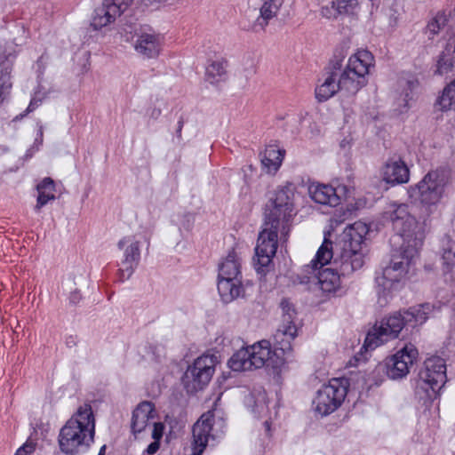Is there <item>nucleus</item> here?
<instances>
[{"label": "nucleus", "instance_id": "obj_47", "mask_svg": "<svg viewBox=\"0 0 455 455\" xmlns=\"http://www.w3.org/2000/svg\"><path fill=\"white\" fill-rule=\"evenodd\" d=\"M411 99V97H410V93L406 91V92L404 94V98L403 99V100L404 101L403 108H407L408 107V101Z\"/></svg>", "mask_w": 455, "mask_h": 455}, {"label": "nucleus", "instance_id": "obj_33", "mask_svg": "<svg viewBox=\"0 0 455 455\" xmlns=\"http://www.w3.org/2000/svg\"><path fill=\"white\" fill-rule=\"evenodd\" d=\"M280 307L283 310L282 324H294L293 320L296 316V311L293 305L287 299H283Z\"/></svg>", "mask_w": 455, "mask_h": 455}, {"label": "nucleus", "instance_id": "obj_12", "mask_svg": "<svg viewBox=\"0 0 455 455\" xmlns=\"http://www.w3.org/2000/svg\"><path fill=\"white\" fill-rule=\"evenodd\" d=\"M303 272L307 274L300 283H316L323 292L335 291L339 287L340 276H343L337 267L331 266L330 267H321L320 263H315L314 259L310 264L306 265Z\"/></svg>", "mask_w": 455, "mask_h": 455}, {"label": "nucleus", "instance_id": "obj_40", "mask_svg": "<svg viewBox=\"0 0 455 455\" xmlns=\"http://www.w3.org/2000/svg\"><path fill=\"white\" fill-rule=\"evenodd\" d=\"M164 426L161 422H156L153 424V430H152V438L154 440L160 441V439L163 436Z\"/></svg>", "mask_w": 455, "mask_h": 455}, {"label": "nucleus", "instance_id": "obj_31", "mask_svg": "<svg viewBox=\"0 0 455 455\" xmlns=\"http://www.w3.org/2000/svg\"><path fill=\"white\" fill-rule=\"evenodd\" d=\"M441 110H455V80L448 84L437 101Z\"/></svg>", "mask_w": 455, "mask_h": 455}, {"label": "nucleus", "instance_id": "obj_49", "mask_svg": "<svg viewBox=\"0 0 455 455\" xmlns=\"http://www.w3.org/2000/svg\"><path fill=\"white\" fill-rule=\"evenodd\" d=\"M264 427H265L266 432L268 433L270 431V423L267 420H266L264 422Z\"/></svg>", "mask_w": 455, "mask_h": 455}, {"label": "nucleus", "instance_id": "obj_25", "mask_svg": "<svg viewBox=\"0 0 455 455\" xmlns=\"http://www.w3.org/2000/svg\"><path fill=\"white\" fill-rule=\"evenodd\" d=\"M241 264L235 252H229L223 262L220 264L218 279H241Z\"/></svg>", "mask_w": 455, "mask_h": 455}, {"label": "nucleus", "instance_id": "obj_50", "mask_svg": "<svg viewBox=\"0 0 455 455\" xmlns=\"http://www.w3.org/2000/svg\"><path fill=\"white\" fill-rule=\"evenodd\" d=\"M106 449H107V446L104 444V445L100 449V451H99V454H98V455H105V453H106Z\"/></svg>", "mask_w": 455, "mask_h": 455}, {"label": "nucleus", "instance_id": "obj_5", "mask_svg": "<svg viewBox=\"0 0 455 455\" xmlns=\"http://www.w3.org/2000/svg\"><path fill=\"white\" fill-rule=\"evenodd\" d=\"M95 419L89 403L81 405L61 427L58 443L60 450L67 455L87 451L94 442Z\"/></svg>", "mask_w": 455, "mask_h": 455}, {"label": "nucleus", "instance_id": "obj_2", "mask_svg": "<svg viewBox=\"0 0 455 455\" xmlns=\"http://www.w3.org/2000/svg\"><path fill=\"white\" fill-rule=\"evenodd\" d=\"M294 186L278 188L265 207V228L259 233L255 248L254 267L259 274L268 272L277 250L278 233L287 236L293 216Z\"/></svg>", "mask_w": 455, "mask_h": 455}, {"label": "nucleus", "instance_id": "obj_3", "mask_svg": "<svg viewBox=\"0 0 455 455\" xmlns=\"http://www.w3.org/2000/svg\"><path fill=\"white\" fill-rule=\"evenodd\" d=\"M367 224L357 221L347 226L332 243L326 236L314 259L321 267L327 264L338 268L343 276H349L364 265V238L369 233Z\"/></svg>", "mask_w": 455, "mask_h": 455}, {"label": "nucleus", "instance_id": "obj_28", "mask_svg": "<svg viewBox=\"0 0 455 455\" xmlns=\"http://www.w3.org/2000/svg\"><path fill=\"white\" fill-rule=\"evenodd\" d=\"M228 366L234 371H251L254 369L250 349L242 348L235 352L228 360Z\"/></svg>", "mask_w": 455, "mask_h": 455}, {"label": "nucleus", "instance_id": "obj_26", "mask_svg": "<svg viewBox=\"0 0 455 455\" xmlns=\"http://www.w3.org/2000/svg\"><path fill=\"white\" fill-rule=\"evenodd\" d=\"M116 17H119V15L105 0H103L101 6L96 8L94 11L92 26L94 29H100L101 28L115 21Z\"/></svg>", "mask_w": 455, "mask_h": 455}, {"label": "nucleus", "instance_id": "obj_4", "mask_svg": "<svg viewBox=\"0 0 455 455\" xmlns=\"http://www.w3.org/2000/svg\"><path fill=\"white\" fill-rule=\"evenodd\" d=\"M429 303L411 307L406 310L395 312L383 318L367 333L363 347L366 349L375 347L398 337L403 328H414L423 324L432 312Z\"/></svg>", "mask_w": 455, "mask_h": 455}, {"label": "nucleus", "instance_id": "obj_13", "mask_svg": "<svg viewBox=\"0 0 455 455\" xmlns=\"http://www.w3.org/2000/svg\"><path fill=\"white\" fill-rule=\"evenodd\" d=\"M214 412L208 411L194 424L192 428V455H202L209 441L215 440L213 432Z\"/></svg>", "mask_w": 455, "mask_h": 455}, {"label": "nucleus", "instance_id": "obj_18", "mask_svg": "<svg viewBox=\"0 0 455 455\" xmlns=\"http://www.w3.org/2000/svg\"><path fill=\"white\" fill-rule=\"evenodd\" d=\"M442 270L445 283H455V241L449 235L441 239Z\"/></svg>", "mask_w": 455, "mask_h": 455}, {"label": "nucleus", "instance_id": "obj_45", "mask_svg": "<svg viewBox=\"0 0 455 455\" xmlns=\"http://www.w3.org/2000/svg\"><path fill=\"white\" fill-rule=\"evenodd\" d=\"M183 125H184V120H183V117L181 116L180 118V120L178 121V127L176 129V135L179 139L181 138V132H182Z\"/></svg>", "mask_w": 455, "mask_h": 455}, {"label": "nucleus", "instance_id": "obj_16", "mask_svg": "<svg viewBox=\"0 0 455 455\" xmlns=\"http://www.w3.org/2000/svg\"><path fill=\"white\" fill-rule=\"evenodd\" d=\"M248 348L254 369H259L265 365L279 368L284 362L276 351L272 350L271 343L267 339H262Z\"/></svg>", "mask_w": 455, "mask_h": 455}, {"label": "nucleus", "instance_id": "obj_48", "mask_svg": "<svg viewBox=\"0 0 455 455\" xmlns=\"http://www.w3.org/2000/svg\"><path fill=\"white\" fill-rule=\"evenodd\" d=\"M160 115H161V110L158 108L153 109L152 114H151V116L155 118H157Z\"/></svg>", "mask_w": 455, "mask_h": 455}, {"label": "nucleus", "instance_id": "obj_37", "mask_svg": "<svg viewBox=\"0 0 455 455\" xmlns=\"http://www.w3.org/2000/svg\"><path fill=\"white\" fill-rule=\"evenodd\" d=\"M120 16L133 0H105Z\"/></svg>", "mask_w": 455, "mask_h": 455}, {"label": "nucleus", "instance_id": "obj_24", "mask_svg": "<svg viewBox=\"0 0 455 455\" xmlns=\"http://www.w3.org/2000/svg\"><path fill=\"white\" fill-rule=\"evenodd\" d=\"M282 6V2L279 0H267L264 2L259 10V16L257 18L255 23L253 24L252 28L255 31H258V28L261 30H265L266 27L268 25L270 20L276 16L280 8Z\"/></svg>", "mask_w": 455, "mask_h": 455}, {"label": "nucleus", "instance_id": "obj_34", "mask_svg": "<svg viewBox=\"0 0 455 455\" xmlns=\"http://www.w3.org/2000/svg\"><path fill=\"white\" fill-rule=\"evenodd\" d=\"M448 19L444 13H437L427 24V29L431 35H436L446 25Z\"/></svg>", "mask_w": 455, "mask_h": 455}, {"label": "nucleus", "instance_id": "obj_20", "mask_svg": "<svg viewBox=\"0 0 455 455\" xmlns=\"http://www.w3.org/2000/svg\"><path fill=\"white\" fill-rule=\"evenodd\" d=\"M155 416V406L151 402L140 403L133 411L131 422L132 434L137 436L146 429L149 420Z\"/></svg>", "mask_w": 455, "mask_h": 455}, {"label": "nucleus", "instance_id": "obj_6", "mask_svg": "<svg viewBox=\"0 0 455 455\" xmlns=\"http://www.w3.org/2000/svg\"><path fill=\"white\" fill-rule=\"evenodd\" d=\"M373 60V55L367 50L358 51L352 55L345 68L342 66L339 69L338 80L341 92L348 96H354L364 87L368 83L366 76Z\"/></svg>", "mask_w": 455, "mask_h": 455}, {"label": "nucleus", "instance_id": "obj_15", "mask_svg": "<svg viewBox=\"0 0 455 455\" xmlns=\"http://www.w3.org/2000/svg\"><path fill=\"white\" fill-rule=\"evenodd\" d=\"M343 58H334L330 60L325 68L324 75L326 77L323 84L315 88V98L319 102H323L331 98L338 91H341L339 84L338 73L342 67Z\"/></svg>", "mask_w": 455, "mask_h": 455}, {"label": "nucleus", "instance_id": "obj_17", "mask_svg": "<svg viewBox=\"0 0 455 455\" xmlns=\"http://www.w3.org/2000/svg\"><path fill=\"white\" fill-rule=\"evenodd\" d=\"M345 186L334 188L331 185L312 184L309 186L308 191L310 197L315 203L335 207L340 204V192H345Z\"/></svg>", "mask_w": 455, "mask_h": 455}, {"label": "nucleus", "instance_id": "obj_43", "mask_svg": "<svg viewBox=\"0 0 455 455\" xmlns=\"http://www.w3.org/2000/svg\"><path fill=\"white\" fill-rule=\"evenodd\" d=\"M159 447H160V443L159 441L157 440H155L154 442H152L148 446V448L146 449V452L149 455H153L155 454L158 450H159Z\"/></svg>", "mask_w": 455, "mask_h": 455}, {"label": "nucleus", "instance_id": "obj_29", "mask_svg": "<svg viewBox=\"0 0 455 455\" xmlns=\"http://www.w3.org/2000/svg\"><path fill=\"white\" fill-rule=\"evenodd\" d=\"M12 64L7 60L0 64V103L9 96L12 84L11 81V72Z\"/></svg>", "mask_w": 455, "mask_h": 455}, {"label": "nucleus", "instance_id": "obj_39", "mask_svg": "<svg viewBox=\"0 0 455 455\" xmlns=\"http://www.w3.org/2000/svg\"><path fill=\"white\" fill-rule=\"evenodd\" d=\"M321 14L323 17L327 19H336L338 15H339L336 11V6L333 7V1L331 2V6H324L321 9Z\"/></svg>", "mask_w": 455, "mask_h": 455}, {"label": "nucleus", "instance_id": "obj_23", "mask_svg": "<svg viewBox=\"0 0 455 455\" xmlns=\"http://www.w3.org/2000/svg\"><path fill=\"white\" fill-rule=\"evenodd\" d=\"M218 291L224 303H229L244 295L241 279H218Z\"/></svg>", "mask_w": 455, "mask_h": 455}, {"label": "nucleus", "instance_id": "obj_9", "mask_svg": "<svg viewBox=\"0 0 455 455\" xmlns=\"http://www.w3.org/2000/svg\"><path fill=\"white\" fill-rule=\"evenodd\" d=\"M347 384L346 379H331L327 385H323L313 401L315 411L321 416L335 411L347 396Z\"/></svg>", "mask_w": 455, "mask_h": 455}, {"label": "nucleus", "instance_id": "obj_21", "mask_svg": "<svg viewBox=\"0 0 455 455\" xmlns=\"http://www.w3.org/2000/svg\"><path fill=\"white\" fill-rule=\"evenodd\" d=\"M295 324H282L274 335V351H276L282 358L292 349L291 341L297 336Z\"/></svg>", "mask_w": 455, "mask_h": 455}, {"label": "nucleus", "instance_id": "obj_22", "mask_svg": "<svg viewBox=\"0 0 455 455\" xmlns=\"http://www.w3.org/2000/svg\"><path fill=\"white\" fill-rule=\"evenodd\" d=\"M135 50L145 58L157 57L161 50L159 36L154 34H141L136 41Z\"/></svg>", "mask_w": 455, "mask_h": 455}, {"label": "nucleus", "instance_id": "obj_11", "mask_svg": "<svg viewBox=\"0 0 455 455\" xmlns=\"http://www.w3.org/2000/svg\"><path fill=\"white\" fill-rule=\"evenodd\" d=\"M418 357L419 351L415 345L404 344L395 355L386 359L385 367L387 377L391 379L405 378Z\"/></svg>", "mask_w": 455, "mask_h": 455}, {"label": "nucleus", "instance_id": "obj_44", "mask_svg": "<svg viewBox=\"0 0 455 455\" xmlns=\"http://www.w3.org/2000/svg\"><path fill=\"white\" fill-rule=\"evenodd\" d=\"M80 299H81V294H80L79 291H75L70 293V295H69V301H70V303L76 304V303L79 302Z\"/></svg>", "mask_w": 455, "mask_h": 455}, {"label": "nucleus", "instance_id": "obj_10", "mask_svg": "<svg viewBox=\"0 0 455 455\" xmlns=\"http://www.w3.org/2000/svg\"><path fill=\"white\" fill-rule=\"evenodd\" d=\"M215 364L214 355H204L196 358L183 376L187 391L195 393L207 386L215 371Z\"/></svg>", "mask_w": 455, "mask_h": 455}, {"label": "nucleus", "instance_id": "obj_51", "mask_svg": "<svg viewBox=\"0 0 455 455\" xmlns=\"http://www.w3.org/2000/svg\"><path fill=\"white\" fill-rule=\"evenodd\" d=\"M148 1L150 3H153V2L162 3V2H166L167 0H148Z\"/></svg>", "mask_w": 455, "mask_h": 455}, {"label": "nucleus", "instance_id": "obj_1", "mask_svg": "<svg viewBox=\"0 0 455 455\" xmlns=\"http://www.w3.org/2000/svg\"><path fill=\"white\" fill-rule=\"evenodd\" d=\"M405 204H392L383 212L384 221L390 222L402 244L395 249L388 266L383 268L382 275L376 277L378 304L386 307L401 288V281L409 272L421 249L425 238L423 225L408 210Z\"/></svg>", "mask_w": 455, "mask_h": 455}, {"label": "nucleus", "instance_id": "obj_46", "mask_svg": "<svg viewBox=\"0 0 455 455\" xmlns=\"http://www.w3.org/2000/svg\"><path fill=\"white\" fill-rule=\"evenodd\" d=\"M418 84L419 83L416 79L406 81L407 89L410 92H412L418 86Z\"/></svg>", "mask_w": 455, "mask_h": 455}, {"label": "nucleus", "instance_id": "obj_32", "mask_svg": "<svg viewBox=\"0 0 455 455\" xmlns=\"http://www.w3.org/2000/svg\"><path fill=\"white\" fill-rule=\"evenodd\" d=\"M334 6L339 15H355L359 10V0H335Z\"/></svg>", "mask_w": 455, "mask_h": 455}, {"label": "nucleus", "instance_id": "obj_7", "mask_svg": "<svg viewBox=\"0 0 455 455\" xmlns=\"http://www.w3.org/2000/svg\"><path fill=\"white\" fill-rule=\"evenodd\" d=\"M447 182L448 175L444 169L432 170L419 183L411 186L408 194L411 201L426 206L435 205L443 197Z\"/></svg>", "mask_w": 455, "mask_h": 455}, {"label": "nucleus", "instance_id": "obj_35", "mask_svg": "<svg viewBox=\"0 0 455 455\" xmlns=\"http://www.w3.org/2000/svg\"><path fill=\"white\" fill-rule=\"evenodd\" d=\"M283 153L284 151H282L274 146H269L265 149L263 155L272 159L275 163L274 172H276L279 169L283 159Z\"/></svg>", "mask_w": 455, "mask_h": 455}, {"label": "nucleus", "instance_id": "obj_27", "mask_svg": "<svg viewBox=\"0 0 455 455\" xmlns=\"http://www.w3.org/2000/svg\"><path fill=\"white\" fill-rule=\"evenodd\" d=\"M36 190L38 196L35 211L39 212L50 201L55 200V182L52 178L46 177L36 186Z\"/></svg>", "mask_w": 455, "mask_h": 455}, {"label": "nucleus", "instance_id": "obj_8", "mask_svg": "<svg viewBox=\"0 0 455 455\" xmlns=\"http://www.w3.org/2000/svg\"><path fill=\"white\" fill-rule=\"evenodd\" d=\"M447 380L446 363L440 356L427 358L418 373L416 381V393L423 392L428 399L436 397V395Z\"/></svg>", "mask_w": 455, "mask_h": 455}, {"label": "nucleus", "instance_id": "obj_42", "mask_svg": "<svg viewBox=\"0 0 455 455\" xmlns=\"http://www.w3.org/2000/svg\"><path fill=\"white\" fill-rule=\"evenodd\" d=\"M261 164L267 169V172H274L275 163L272 159H270L267 156H265V155L262 156Z\"/></svg>", "mask_w": 455, "mask_h": 455}, {"label": "nucleus", "instance_id": "obj_38", "mask_svg": "<svg viewBox=\"0 0 455 455\" xmlns=\"http://www.w3.org/2000/svg\"><path fill=\"white\" fill-rule=\"evenodd\" d=\"M37 125H38V131H37L36 138L35 140L34 146L27 151L26 156H31L33 154V151L38 150L39 147L43 144L44 126L40 123H37Z\"/></svg>", "mask_w": 455, "mask_h": 455}, {"label": "nucleus", "instance_id": "obj_41", "mask_svg": "<svg viewBox=\"0 0 455 455\" xmlns=\"http://www.w3.org/2000/svg\"><path fill=\"white\" fill-rule=\"evenodd\" d=\"M35 451V445L32 443H26L20 447L15 455H28Z\"/></svg>", "mask_w": 455, "mask_h": 455}, {"label": "nucleus", "instance_id": "obj_19", "mask_svg": "<svg viewBox=\"0 0 455 455\" xmlns=\"http://www.w3.org/2000/svg\"><path fill=\"white\" fill-rule=\"evenodd\" d=\"M383 180L390 185L407 183L410 180V171L401 158L388 159L382 171Z\"/></svg>", "mask_w": 455, "mask_h": 455}, {"label": "nucleus", "instance_id": "obj_30", "mask_svg": "<svg viewBox=\"0 0 455 455\" xmlns=\"http://www.w3.org/2000/svg\"><path fill=\"white\" fill-rule=\"evenodd\" d=\"M226 62L216 60L206 68V80L210 84H216L224 79L226 76Z\"/></svg>", "mask_w": 455, "mask_h": 455}, {"label": "nucleus", "instance_id": "obj_14", "mask_svg": "<svg viewBox=\"0 0 455 455\" xmlns=\"http://www.w3.org/2000/svg\"><path fill=\"white\" fill-rule=\"evenodd\" d=\"M117 247L124 251L121 260L119 277L122 281L129 279L139 266L140 260V243L133 235L124 236L119 240Z\"/></svg>", "mask_w": 455, "mask_h": 455}, {"label": "nucleus", "instance_id": "obj_36", "mask_svg": "<svg viewBox=\"0 0 455 455\" xmlns=\"http://www.w3.org/2000/svg\"><path fill=\"white\" fill-rule=\"evenodd\" d=\"M42 101H43V98L42 97H38L37 93L36 92L34 97L31 99V100L29 102V105L27 108V109L23 113L16 116L13 118L12 121L16 122V121L21 120L28 114L33 112L42 103Z\"/></svg>", "mask_w": 455, "mask_h": 455}]
</instances>
